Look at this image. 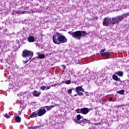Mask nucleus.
Here are the masks:
<instances>
[{"label": "nucleus", "instance_id": "obj_1", "mask_svg": "<svg viewBox=\"0 0 129 129\" xmlns=\"http://www.w3.org/2000/svg\"><path fill=\"white\" fill-rule=\"evenodd\" d=\"M52 41L54 44L60 45V44L67 43L68 39L66 38L65 36L62 35V34H60L59 32H56L52 36Z\"/></svg>", "mask_w": 129, "mask_h": 129}, {"label": "nucleus", "instance_id": "obj_2", "mask_svg": "<svg viewBox=\"0 0 129 129\" xmlns=\"http://www.w3.org/2000/svg\"><path fill=\"white\" fill-rule=\"evenodd\" d=\"M22 57L23 58L28 57V60H26L24 61V63H28V61H29V60H31V59L34 57V52L27 49H24L22 51Z\"/></svg>", "mask_w": 129, "mask_h": 129}, {"label": "nucleus", "instance_id": "obj_3", "mask_svg": "<svg viewBox=\"0 0 129 129\" xmlns=\"http://www.w3.org/2000/svg\"><path fill=\"white\" fill-rule=\"evenodd\" d=\"M68 34L72 36L73 38L78 39V40H80V39H81V37H82V34H81V31H77L74 32L72 31H69Z\"/></svg>", "mask_w": 129, "mask_h": 129}, {"label": "nucleus", "instance_id": "obj_4", "mask_svg": "<svg viewBox=\"0 0 129 129\" xmlns=\"http://www.w3.org/2000/svg\"><path fill=\"white\" fill-rule=\"evenodd\" d=\"M123 20L121 15L116 16V17H113L111 18V21L112 22V25H115V24H118L119 22H121Z\"/></svg>", "mask_w": 129, "mask_h": 129}, {"label": "nucleus", "instance_id": "obj_5", "mask_svg": "<svg viewBox=\"0 0 129 129\" xmlns=\"http://www.w3.org/2000/svg\"><path fill=\"white\" fill-rule=\"evenodd\" d=\"M112 23L111 22V18L109 17H105L103 19V25L105 27H107L108 26H111Z\"/></svg>", "mask_w": 129, "mask_h": 129}, {"label": "nucleus", "instance_id": "obj_6", "mask_svg": "<svg viewBox=\"0 0 129 129\" xmlns=\"http://www.w3.org/2000/svg\"><path fill=\"white\" fill-rule=\"evenodd\" d=\"M87 123H91L90 120L86 118H83V117L78 122V124H81V125H83V124H86Z\"/></svg>", "mask_w": 129, "mask_h": 129}, {"label": "nucleus", "instance_id": "obj_7", "mask_svg": "<svg viewBox=\"0 0 129 129\" xmlns=\"http://www.w3.org/2000/svg\"><path fill=\"white\" fill-rule=\"evenodd\" d=\"M46 112H47V111H46V109L40 108L39 110H38L37 115L38 116H42V115H44V114H45Z\"/></svg>", "mask_w": 129, "mask_h": 129}, {"label": "nucleus", "instance_id": "obj_8", "mask_svg": "<svg viewBox=\"0 0 129 129\" xmlns=\"http://www.w3.org/2000/svg\"><path fill=\"white\" fill-rule=\"evenodd\" d=\"M56 106H58V104H54V105H52L50 106H45V107H43V108H46V109H47V110H51L52 109V108H53Z\"/></svg>", "mask_w": 129, "mask_h": 129}, {"label": "nucleus", "instance_id": "obj_9", "mask_svg": "<svg viewBox=\"0 0 129 129\" xmlns=\"http://www.w3.org/2000/svg\"><path fill=\"white\" fill-rule=\"evenodd\" d=\"M82 118H83V116H81V115L78 114L77 116V119H74L73 121H74V122H77V123H78V122L80 121V119H82Z\"/></svg>", "mask_w": 129, "mask_h": 129}, {"label": "nucleus", "instance_id": "obj_10", "mask_svg": "<svg viewBox=\"0 0 129 129\" xmlns=\"http://www.w3.org/2000/svg\"><path fill=\"white\" fill-rule=\"evenodd\" d=\"M87 113H88V108L87 107L82 108V114H87Z\"/></svg>", "mask_w": 129, "mask_h": 129}, {"label": "nucleus", "instance_id": "obj_11", "mask_svg": "<svg viewBox=\"0 0 129 129\" xmlns=\"http://www.w3.org/2000/svg\"><path fill=\"white\" fill-rule=\"evenodd\" d=\"M109 55H110V52H105L103 53V56L105 57L106 59H109Z\"/></svg>", "mask_w": 129, "mask_h": 129}, {"label": "nucleus", "instance_id": "obj_12", "mask_svg": "<svg viewBox=\"0 0 129 129\" xmlns=\"http://www.w3.org/2000/svg\"><path fill=\"white\" fill-rule=\"evenodd\" d=\"M28 41L29 43H33L35 42V38L33 36H29L28 38Z\"/></svg>", "mask_w": 129, "mask_h": 129}, {"label": "nucleus", "instance_id": "obj_13", "mask_svg": "<svg viewBox=\"0 0 129 129\" xmlns=\"http://www.w3.org/2000/svg\"><path fill=\"white\" fill-rule=\"evenodd\" d=\"M40 94L41 93L38 92L37 90H35L33 92V95H34V96H36V97H39Z\"/></svg>", "mask_w": 129, "mask_h": 129}, {"label": "nucleus", "instance_id": "obj_14", "mask_svg": "<svg viewBox=\"0 0 129 129\" xmlns=\"http://www.w3.org/2000/svg\"><path fill=\"white\" fill-rule=\"evenodd\" d=\"M38 116V113L36 112H33L31 113V115L29 116L31 118H34V117H37Z\"/></svg>", "mask_w": 129, "mask_h": 129}, {"label": "nucleus", "instance_id": "obj_15", "mask_svg": "<svg viewBox=\"0 0 129 129\" xmlns=\"http://www.w3.org/2000/svg\"><path fill=\"white\" fill-rule=\"evenodd\" d=\"M81 33L82 34V37L83 38H84L86 35H88V33L86 32V31H81Z\"/></svg>", "mask_w": 129, "mask_h": 129}, {"label": "nucleus", "instance_id": "obj_16", "mask_svg": "<svg viewBox=\"0 0 129 129\" xmlns=\"http://www.w3.org/2000/svg\"><path fill=\"white\" fill-rule=\"evenodd\" d=\"M115 74L116 75H118V76H120L121 77L122 76H123V73L122 72H120V71L115 73Z\"/></svg>", "mask_w": 129, "mask_h": 129}, {"label": "nucleus", "instance_id": "obj_17", "mask_svg": "<svg viewBox=\"0 0 129 129\" xmlns=\"http://www.w3.org/2000/svg\"><path fill=\"white\" fill-rule=\"evenodd\" d=\"M22 118L21 117L17 116L15 117V120H16L17 122H21Z\"/></svg>", "mask_w": 129, "mask_h": 129}, {"label": "nucleus", "instance_id": "obj_18", "mask_svg": "<svg viewBox=\"0 0 129 129\" xmlns=\"http://www.w3.org/2000/svg\"><path fill=\"white\" fill-rule=\"evenodd\" d=\"M129 16V13H127L125 14H122V15H121V16L122 17V19H125L126 18H127V17H128Z\"/></svg>", "mask_w": 129, "mask_h": 129}, {"label": "nucleus", "instance_id": "obj_19", "mask_svg": "<svg viewBox=\"0 0 129 129\" xmlns=\"http://www.w3.org/2000/svg\"><path fill=\"white\" fill-rule=\"evenodd\" d=\"M81 88L82 87L78 86L76 88V91L77 93H78L79 91H81Z\"/></svg>", "mask_w": 129, "mask_h": 129}, {"label": "nucleus", "instance_id": "obj_20", "mask_svg": "<svg viewBox=\"0 0 129 129\" xmlns=\"http://www.w3.org/2000/svg\"><path fill=\"white\" fill-rule=\"evenodd\" d=\"M116 93L118 94H121V95H123L124 94V90H121L120 91H118L116 92Z\"/></svg>", "mask_w": 129, "mask_h": 129}, {"label": "nucleus", "instance_id": "obj_21", "mask_svg": "<svg viewBox=\"0 0 129 129\" xmlns=\"http://www.w3.org/2000/svg\"><path fill=\"white\" fill-rule=\"evenodd\" d=\"M29 129H38V128H40V126L38 125V126H33V125H31L29 127H28Z\"/></svg>", "mask_w": 129, "mask_h": 129}, {"label": "nucleus", "instance_id": "obj_22", "mask_svg": "<svg viewBox=\"0 0 129 129\" xmlns=\"http://www.w3.org/2000/svg\"><path fill=\"white\" fill-rule=\"evenodd\" d=\"M112 78L113 80H115V81H118V77H117V76L113 75Z\"/></svg>", "mask_w": 129, "mask_h": 129}, {"label": "nucleus", "instance_id": "obj_23", "mask_svg": "<svg viewBox=\"0 0 129 129\" xmlns=\"http://www.w3.org/2000/svg\"><path fill=\"white\" fill-rule=\"evenodd\" d=\"M38 58L39 59H44L45 58V54L44 53H42V54H39Z\"/></svg>", "mask_w": 129, "mask_h": 129}, {"label": "nucleus", "instance_id": "obj_24", "mask_svg": "<svg viewBox=\"0 0 129 129\" xmlns=\"http://www.w3.org/2000/svg\"><path fill=\"white\" fill-rule=\"evenodd\" d=\"M82 108L81 109H77L76 110V111L77 112V113H82Z\"/></svg>", "mask_w": 129, "mask_h": 129}, {"label": "nucleus", "instance_id": "obj_25", "mask_svg": "<svg viewBox=\"0 0 129 129\" xmlns=\"http://www.w3.org/2000/svg\"><path fill=\"white\" fill-rule=\"evenodd\" d=\"M5 117L6 118H11V114H8V113H6V114L4 115Z\"/></svg>", "mask_w": 129, "mask_h": 129}, {"label": "nucleus", "instance_id": "obj_26", "mask_svg": "<svg viewBox=\"0 0 129 129\" xmlns=\"http://www.w3.org/2000/svg\"><path fill=\"white\" fill-rule=\"evenodd\" d=\"M46 87L45 86H43L40 87V90L44 91L45 90V89H46Z\"/></svg>", "mask_w": 129, "mask_h": 129}, {"label": "nucleus", "instance_id": "obj_27", "mask_svg": "<svg viewBox=\"0 0 129 129\" xmlns=\"http://www.w3.org/2000/svg\"><path fill=\"white\" fill-rule=\"evenodd\" d=\"M78 95H79V96H83V95H84V94L82 92H78Z\"/></svg>", "mask_w": 129, "mask_h": 129}, {"label": "nucleus", "instance_id": "obj_28", "mask_svg": "<svg viewBox=\"0 0 129 129\" xmlns=\"http://www.w3.org/2000/svg\"><path fill=\"white\" fill-rule=\"evenodd\" d=\"M104 51H105V49H102L101 50V51H100L101 55H103V53H104V52H104Z\"/></svg>", "mask_w": 129, "mask_h": 129}, {"label": "nucleus", "instance_id": "obj_29", "mask_svg": "<svg viewBox=\"0 0 129 129\" xmlns=\"http://www.w3.org/2000/svg\"><path fill=\"white\" fill-rule=\"evenodd\" d=\"M71 84V81L70 80H67L65 83V84Z\"/></svg>", "mask_w": 129, "mask_h": 129}, {"label": "nucleus", "instance_id": "obj_30", "mask_svg": "<svg viewBox=\"0 0 129 129\" xmlns=\"http://www.w3.org/2000/svg\"><path fill=\"white\" fill-rule=\"evenodd\" d=\"M94 124V125H97L98 126V125H99V126H100L101 125V123L100 122H97V123H93Z\"/></svg>", "mask_w": 129, "mask_h": 129}, {"label": "nucleus", "instance_id": "obj_31", "mask_svg": "<svg viewBox=\"0 0 129 129\" xmlns=\"http://www.w3.org/2000/svg\"><path fill=\"white\" fill-rule=\"evenodd\" d=\"M68 94H69L70 93H72V89H70L68 90Z\"/></svg>", "mask_w": 129, "mask_h": 129}, {"label": "nucleus", "instance_id": "obj_32", "mask_svg": "<svg viewBox=\"0 0 129 129\" xmlns=\"http://www.w3.org/2000/svg\"><path fill=\"white\" fill-rule=\"evenodd\" d=\"M16 13L17 15H21V11H16Z\"/></svg>", "mask_w": 129, "mask_h": 129}, {"label": "nucleus", "instance_id": "obj_33", "mask_svg": "<svg viewBox=\"0 0 129 129\" xmlns=\"http://www.w3.org/2000/svg\"><path fill=\"white\" fill-rule=\"evenodd\" d=\"M88 112L89 111H90V110H93V108H88Z\"/></svg>", "mask_w": 129, "mask_h": 129}, {"label": "nucleus", "instance_id": "obj_34", "mask_svg": "<svg viewBox=\"0 0 129 129\" xmlns=\"http://www.w3.org/2000/svg\"><path fill=\"white\" fill-rule=\"evenodd\" d=\"M51 88V86H48L46 87V90H48V89H50Z\"/></svg>", "mask_w": 129, "mask_h": 129}, {"label": "nucleus", "instance_id": "obj_35", "mask_svg": "<svg viewBox=\"0 0 129 129\" xmlns=\"http://www.w3.org/2000/svg\"><path fill=\"white\" fill-rule=\"evenodd\" d=\"M62 67H63V69H66V66L65 65H62Z\"/></svg>", "mask_w": 129, "mask_h": 129}, {"label": "nucleus", "instance_id": "obj_36", "mask_svg": "<svg viewBox=\"0 0 129 129\" xmlns=\"http://www.w3.org/2000/svg\"><path fill=\"white\" fill-rule=\"evenodd\" d=\"M81 91H82V92H84V89L82 88H82L81 89Z\"/></svg>", "mask_w": 129, "mask_h": 129}, {"label": "nucleus", "instance_id": "obj_37", "mask_svg": "<svg viewBox=\"0 0 129 129\" xmlns=\"http://www.w3.org/2000/svg\"><path fill=\"white\" fill-rule=\"evenodd\" d=\"M116 107H117V108H119V107H121V105H117V106H116Z\"/></svg>", "mask_w": 129, "mask_h": 129}, {"label": "nucleus", "instance_id": "obj_38", "mask_svg": "<svg viewBox=\"0 0 129 129\" xmlns=\"http://www.w3.org/2000/svg\"><path fill=\"white\" fill-rule=\"evenodd\" d=\"M109 101H112V98L110 97L109 99Z\"/></svg>", "mask_w": 129, "mask_h": 129}, {"label": "nucleus", "instance_id": "obj_39", "mask_svg": "<svg viewBox=\"0 0 129 129\" xmlns=\"http://www.w3.org/2000/svg\"><path fill=\"white\" fill-rule=\"evenodd\" d=\"M57 86V83L53 85V87H56Z\"/></svg>", "mask_w": 129, "mask_h": 129}, {"label": "nucleus", "instance_id": "obj_40", "mask_svg": "<svg viewBox=\"0 0 129 129\" xmlns=\"http://www.w3.org/2000/svg\"><path fill=\"white\" fill-rule=\"evenodd\" d=\"M21 14H22V15L25 14V11L21 12Z\"/></svg>", "mask_w": 129, "mask_h": 129}, {"label": "nucleus", "instance_id": "obj_41", "mask_svg": "<svg viewBox=\"0 0 129 129\" xmlns=\"http://www.w3.org/2000/svg\"><path fill=\"white\" fill-rule=\"evenodd\" d=\"M86 94L87 95V96H89V94H88V92H86Z\"/></svg>", "mask_w": 129, "mask_h": 129}, {"label": "nucleus", "instance_id": "obj_42", "mask_svg": "<svg viewBox=\"0 0 129 129\" xmlns=\"http://www.w3.org/2000/svg\"><path fill=\"white\" fill-rule=\"evenodd\" d=\"M50 86V87H54V85H51Z\"/></svg>", "mask_w": 129, "mask_h": 129}, {"label": "nucleus", "instance_id": "obj_43", "mask_svg": "<svg viewBox=\"0 0 129 129\" xmlns=\"http://www.w3.org/2000/svg\"><path fill=\"white\" fill-rule=\"evenodd\" d=\"M77 95H78V94H76L74 95V96H77Z\"/></svg>", "mask_w": 129, "mask_h": 129}, {"label": "nucleus", "instance_id": "obj_44", "mask_svg": "<svg viewBox=\"0 0 129 129\" xmlns=\"http://www.w3.org/2000/svg\"><path fill=\"white\" fill-rule=\"evenodd\" d=\"M14 12H15V10H13V11L12 15H15V13H13Z\"/></svg>", "mask_w": 129, "mask_h": 129}, {"label": "nucleus", "instance_id": "obj_45", "mask_svg": "<svg viewBox=\"0 0 129 129\" xmlns=\"http://www.w3.org/2000/svg\"><path fill=\"white\" fill-rule=\"evenodd\" d=\"M95 128H90V129H94Z\"/></svg>", "mask_w": 129, "mask_h": 129}]
</instances>
